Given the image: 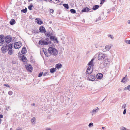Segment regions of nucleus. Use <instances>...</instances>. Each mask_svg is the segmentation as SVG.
<instances>
[{
  "label": "nucleus",
  "instance_id": "nucleus-47",
  "mask_svg": "<svg viewBox=\"0 0 130 130\" xmlns=\"http://www.w3.org/2000/svg\"><path fill=\"white\" fill-rule=\"evenodd\" d=\"M45 130H52L51 128L49 127H46L45 128Z\"/></svg>",
  "mask_w": 130,
  "mask_h": 130
},
{
  "label": "nucleus",
  "instance_id": "nucleus-9",
  "mask_svg": "<svg viewBox=\"0 0 130 130\" xmlns=\"http://www.w3.org/2000/svg\"><path fill=\"white\" fill-rule=\"evenodd\" d=\"M26 69L28 71L31 72L32 71V69L31 66L29 64H27L26 65Z\"/></svg>",
  "mask_w": 130,
  "mask_h": 130
},
{
  "label": "nucleus",
  "instance_id": "nucleus-30",
  "mask_svg": "<svg viewBox=\"0 0 130 130\" xmlns=\"http://www.w3.org/2000/svg\"><path fill=\"white\" fill-rule=\"evenodd\" d=\"M120 130H130V129H127L124 127L122 126L120 128Z\"/></svg>",
  "mask_w": 130,
  "mask_h": 130
},
{
  "label": "nucleus",
  "instance_id": "nucleus-57",
  "mask_svg": "<svg viewBox=\"0 0 130 130\" xmlns=\"http://www.w3.org/2000/svg\"><path fill=\"white\" fill-rule=\"evenodd\" d=\"M33 32L34 33H37V32H35V30H33Z\"/></svg>",
  "mask_w": 130,
  "mask_h": 130
},
{
  "label": "nucleus",
  "instance_id": "nucleus-11",
  "mask_svg": "<svg viewBox=\"0 0 130 130\" xmlns=\"http://www.w3.org/2000/svg\"><path fill=\"white\" fill-rule=\"evenodd\" d=\"M43 52L46 56H49L51 55L50 52H49L48 50L47 51L46 50H43Z\"/></svg>",
  "mask_w": 130,
  "mask_h": 130
},
{
  "label": "nucleus",
  "instance_id": "nucleus-35",
  "mask_svg": "<svg viewBox=\"0 0 130 130\" xmlns=\"http://www.w3.org/2000/svg\"><path fill=\"white\" fill-rule=\"evenodd\" d=\"M93 126V123L92 122L90 123L88 125V126L89 127H92Z\"/></svg>",
  "mask_w": 130,
  "mask_h": 130
},
{
  "label": "nucleus",
  "instance_id": "nucleus-25",
  "mask_svg": "<svg viewBox=\"0 0 130 130\" xmlns=\"http://www.w3.org/2000/svg\"><path fill=\"white\" fill-rule=\"evenodd\" d=\"M39 44L41 45H44V40H40L39 42Z\"/></svg>",
  "mask_w": 130,
  "mask_h": 130
},
{
  "label": "nucleus",
  "instance_id": "nucleus-56",
  "mask_svg": "<svg viewBox=\"0 0 130 130\" xmlns=\"http://www.w3.org/2000/svg\"><path fill=\"white\" fill-rule=\"evenodd\" d=\"M16 130H22V129L20 128H19L17 129Z\"/></svg>",
  "mask_w": 130,
  "mask_h": 130
},
{
  "label": "nucleus",
  "instance_id": "nucleus-53",
  "mask_svg": "<svg viewBox=\"0 0 130 130\" xmlns=\"http://www.w3.org/2000/svg\"><path fill=\"white\" fill-rule=\"evenodd\" d=\"M46 40L48 42H48V41H49L50 40L48 38H47L46 39Z\"/></svg>",
  "mask_w": 130,
  "mask_h": 130
},
{
  "label": "nucleus",
  "instance_id": "nucleus-23",
  "mask_svg": "<svg viewBox=\"0 0 130 130\" xmlns=\"http://www.w3.org/2000/svg\"><path fill=\"white\" fill-rule=\"evenodd\" d=\"M31 122L33 124H35L36 122V118L35 117H33L31 120Z\"/></svg>",
  "mask_w": 130,
  "mask_h": 130
},
{
  "label": "nucleus",
  "instance_id": "nucleus-24",
  "mask_svg": "<svg viewBox=\"0 0 130 130\" xmlns=\"http://www.w3.org/2000/svg\"><path fill=\"white\" fill-rule=\"evenodd\" d=\"M92 70H87L86 73V76L87 75H88L89 74H91L92 73Z\"/></svg>",
  "mask_w": 130,
  "mask_h": 130
},
{
  "label": "nucleus",
  "instance_id": "nucleus-18",
  "mask_svg": "<svg viewBox=\"0 0 130 130\" xmlns=\"http://www.w3.org/2000/svg\"><path fill=\"white\" fill-rule=\"evenodd\" d=\"M103 77V75L101 73L98 74L96 75V77L98 79H100Z\"/></svg>",
  "mask_w": 130,
  "mask_h": 130
},
{
  "label": "nucleus",
  "instance_id": "nucleus-15",
  "mask_svg": "<svg viewBox=\"0 0 130 130\" xmlns=\"http://www.w3.org/2000/svg\"><path fill=\"white\" fill-rule=\"evenodd\" d=\"M111 46L109 45H107L105 46V49H103L104 52L108 51L110 48Z\"/></svg>",
  "mask_w": 130,
  "mask_h": 130
},
{
  "label": "nucleus",
  "instance_id": "nucleus-43",
  "mask_svg": "<svg viewBox=\"0 0 130 130\" xmlns=\"http://www.w3.org/2000/svg\"><path fill=\"white\" fill-rule=\"evenodd\" d=\"M43 74V72H40L38 75V77H40Z\"/></svg>",
  "mask_w": 130,
  "mask_h": 130
},
{
  "label": "nucleus",
  "instance_id": "nucleus-62",
  "mask_svg": "<svg viewBox=\"0 0 130 130\" xmlns=\"http://www.w3.org/2000/svg\"><path fill=\"white\" fill-rule=\"evenodd\" d=\"M110 11H108L107 12V13H109V12H110Z\"/></svg>",
  "mask_w": 130,
  "mask_h": 130
},
{
  "label": "nucleus",
  "instance_id": "nucleus-2",
  "mask_svg": "<svg viewBox=\"0 0 130 130\" xmlns=\"http://www.w3.org/2000/svg\"><path fill=\"white\" fill-rule=\"evenodd\" d=\"M8 46H9V44L8 45L4 44V45H3L1 48L2 51L3 53H5L8 51L7 49L8 48Z\"/></svg>",
  "mask_w": 130,
  "mask_h": 130
},
{
  "label": "nucleus",
  "instance_id": "nucleus-37",
  "mask_svg": "<svg viewBox=\"0 0 130 130\" xmlns=\"http://www.w3.org/2000/svg\"><path fill=\"white\" fill-rule=\"evenodd\" d=\"M109 62V60H108L107 59H105L104 61V63L106 64H107Z\"/></svg>",
  "mask_w": 130,
  "mask_h": 130
},
{
  "label": "nucleus",
  "instance_id": "nucleus-64",
  "mask_svg": "<svg viewBox=\"0 0 130 130\" xmlns=\"http://www.w3.org/2000/svg\"><path fill=\"white\" fill-rule=\"evenodd\" d=\"M35 105V104H33V105Z\"/></svg>",
  "mask_w": 130,
  "mask_h": 130
},
{
  "label": "nucleus",
  "instance_id": "nucleus-8",
  "mask_svg": "<svg viewBox=\"0 0 130 130\" xmlns=\"http://www.w3.org/2000/svg\"><path fill=\"white\" fill-rule=\"evenodd\" d=\"M12 40V38L10 36H7L5 37V42L7 44L9 43Z\"/></svg>",
  "mask_w": 130,
  "mask_h": 130
},
{
  "label": "nucleus",
  "instance_id": "nucleus-12",
  "mask_svg": "<svg viewBox=\"0 0 130 130\" xmlns=\"http://www.w3.org/2000/svg\"><path fill=\"white\" fill-rule=\"evenodd\" d=\"M90 10V9L87 7L84 8L82 10V12H88Z\"/></svg>",
  "mask_w": 130,
  "mask_h": 130
},
{
  "label": "nucleus",
  "instance_id": "nucleus-59",
  "mask_svg": "<svg viewBox=\"0 0 130 130\" xmlns=\"http://www.w3.org/2000/svg\"><path fill=\"white\" fill-rule=\"evenodd\" d=\"M52 23V21H50L49 23L50 24Z\"/></svg>",
  "mask_w": 130,
  "mask_h": 130
},
{
  "label": "nucleus",
  "instance_id": "nucleus-41",
  "mask_svg": "<svg viewBox=\"0 0 130 130\" xmlns=\"http://www.w3.org/2000/svg\"><path fill=\"white\" fill-rule=\"evenodd\" d=\"M49 73V72H46L43 74V75L44 76H46V75H48Z\"/></svg>",
  "mask_w": 130,
  "mask_h": 130
},
{
  "label": "nucleus",
  "instance_id": "nucleus-40",
  "mask_svg": "<svg viewBox=\"0 0 130 130\" xmlns=\"http://www.w3.org/2000/svg\"><path fill=\"white\" fill-rule=\"evenodd\" d=\"M49 11L50 12V13H53L54 11L53 9H49Z\"/></svg>",
  "mask_w": 130,
  "mask_h": 130
},
{
  "label": "nucleus",
  "instance_id": "nucleus-27",
  "mask_svg": "<svg viewBox=\"0 0 130 130\" xmlns=\"http://www.w3.org/2000/svg\"><path fill=\"white\" fill-rule=\"evenodd\" d=\"M63 6L64 7L67 9H69V6L68 4H63Z\"/></svg>",
  "mask_w": 130,
  "mask_h": 130
},
{
  "label": "nucleus",
  "instance_id": "nucleus-52",
  "mask_svg": "<svg viewBox=\"0 0 130 130\" xmlns=\"http://www.w3.org/2000/svg\"><path fill=\"white\" fill-rule=\"evenodd\" d=\"M4 86L8 87H10L9 85L8 84H4Z\"/></svg>",
  "mask_w": 130,
  "mask_h": 130
},
{
  "label": "nucleus",
  "instance_id": "nucleus-45",
  "mask_svg": "<svg viewBox=\"0 0 130 130\" xmlns=\"http://www.w3.org/2000/svg\"><path fill=\"white\" fill-rule=\"evenodd\" d=\"M10 107L9 106H6V109L7 110H8L10 108Z\"/></svg>",
  "mask_w": 130,
  "mask_h": 130
},
{
  "label": "nucleus",
  "instance_id": "nucleus-39",
  "mask_svg": "<svg viewBox=\"0 0 130 130\" xmlns=\"http://www.w3.org/2000/svg\"><path fill=\"white\" fill-rule=\"evenodd\" d=\"M22 59L23 61H25L24 60H27L26 58V57H25L24 56H23L22 57Z\"/></svg>",
  "mask_w": 130,
  "mask_h": 130
},
{
  "label": "nucleus",
  "instance_id": "nucleus-32",
  "mask_svg": "<svg viewBox=\"0 0 130 130\" xmlns=\"http://www.w3.org/2000/svg\"><path fill=\"white\" fill-rule=\"evenodd\" d=\"M70 11L72 13H75L76 12V10L73 9H71L70 10Z\"/></svg>",
  "mask_w": 130,
  "mask_h": 130
},
{
  "label": "nucleus",
  "instance_id": "nucleus-20",
  "mask_svg": "<svg viewBox=\"0 0 130 130\" xmlns=\"http://www.w3.org/2000/svg\"><path fill=\"white\" fill-rule=\"evenodd\" d=\"M99 6L98 5H95L93 7L92 9L94 10H96L99 8Z\"/></svg>",
  "mask_w": 130,
  "mask_h": 130
},
{
  "label": "nucleus",
  "instance_id": "nucleus-1",
  "mask_svg": "<svg viewBox=\"0 0 130 130\" xmlns=\"http://www.w3.org/2000/svg\"><path fill=\"white\" fill-rule=\"evenodd\" d=\"M48 51L51 54H53L55 56H56L58 54V52L55 48L52 47H50L48 49Z\"/></svg>",
  "mask_w": 130,
  "mask_h": 130
},
{
  "label": "nucleus",
  "instance_id": "nucleus-63",
  "mask_svg": "<svg viewBox=\"0 0 130 130\" xmlns=\"http://www.w3.org/2000/svg\"><path fill=\"white\" fill-rule=\"evenodd\" d=\"M12 64H14V62H13V61H12Z\"/></svg>",
  "mask_w": 130,
  "mask_h": 130
},
{
  "label": "nucleus",
  "instance_id": "nucleus-14",
  "mask_svg": "<svg viewBox=\"0 0 130 130\" xmlns=\"http://www.w3.org/2000/svg\"><path fill=\"white\" fill-rule=\"evenodd\" d=\"M35 20H36V21L38 24L41 25L42 24L43 22L40 19L37 18Z\"/></svg>",
  "mask_w": 130,
  "mask_h": 130
},
{
  "label": "nucleus",
  "instance_id": "nucleus-49",
  "mask_svg": "<svg viewBox=\"0 0 130 130\" xmlns=\"http://www.w3.org/2000/svg\"><path fill=\"white\" fill-rule=\"evenodd\" d=\"M125 42L127 44H130V40H126Z\"/></svg>",
  "mask_w": 130,
  "mask_h": 130
},
{
  "label": "nucleus",
  "instance_id": "nucleus-22",
  "mask_svg": "<svg viewBox=\"0 0 130 130\" xmlns=\"http://www.w3.org/2000/svg\"><path fill=\"white\" fill-rule=\"evenodd\" d=\"M9 23L11 25H13L15 23V20L14 19H12L10 21Z\"/></svg>",
  "mask_w": 130,
  "mask_h": 130
},
{
  "label": "nucleus",
  "instance_id": "nucleus-34",
  "mask_svg": "<svg viewBox=\"0 0 130 130\" xmlns=\"http://www.w3.org/2000/svg\"><path fill=\"white\" fill-rule=\"evenodd\" d=\"M126 107V105L125 104H124L122 105V109H125Z\"/></svg>",
  "mask_w": 130,
  "mask_h": 130
},
{
  "label": "nucleus",
  "instance_id": "nucleus-19",
  "mask_svg": "<svg viewBox=\"0 0 130 130\" xmlns=\"http://www.w3.org/2000/svg\"><path fill=\"white\" fill-rule=\"evenodd\" d=\"M56 68L58 69H59L62 67V66L61 63H58L56 65Z\"/></svg>",
  "mask_w": 130,
  "mask_h": 130
},
{
  "label": "nucleus",
  "instance_id": "nucleus-54",
  "mask_svg": "<svg viewBox=\"0 0 130 130\" xmlns=\"http://www.w3.org/2000/svg\"><path fill=\"white\" fill-rule=\"evenodd\" d=\"M3 116L2 115H0V118H3Z\"/></svg>",
  "mask_w": 130,
  "mask_h": 130
},
{
  "label": "nucleus",
  "instance_id": "nucleus-48",
  "mask_svg": "<svg viewBox=\"0 0 130 130\" xmlns=\"http://www.w3.org/2000/svg\"><path fill=\"white\" fill-rule=\"evenodd\" d=\"M91 66H89L87 70H91Z\"/></svg>",
  "mask_w": 130,
  "mask_h": 130
},
{
  "label": "nucleus",
  "instance_id": "nucleus-3",
  "mask_svg": "<svg viewBox=\"0 0 130 130\" xmlns=\"http://www.w3.org/2000/svg\"><path fill=\"white\" fill-rule=\"evenodd\" d=\"M86 76L87 77V79L88 80L93 81L95 79V76L94 75L89 74L88 75H87Z\"/></svg>",
  "mask_w": 130,
  "mask_h": 130
},
{
  "label": "nucleus",
  "instance_id": "nucleus-33",
  "mask_svg": "<svg viewBox=\"0 0 130 130\" xmlns=\"http://www.w3.org/2000/svg\"><path fill=\"white\" fill-rule=\"evenodd\" d=\"M33 6V5H32V4H30V5L28 6V9L29 10H32V8Z\"/></svg>",
  "mask_w": 130,
  "mask_h": 130
},
{
  "label": "nucleus",
  "instance_id": "nucleus-42",
  "mask_svg": "<svg viewBox=\"0 0 130 130\" xmlns=\"http://www.w3.org/2000/svg\"><path fill=\"white\" fill-rule=\"evenodd\" d=\"M124 89H130V85H128L125 87Z\"/></svg>",
  "mask_w": 130,
  "mask_h": 130
},
{
  "label": "nucleus",
  "instance_id": "nucleus-13",
  "mask_svg": "<svg viewBox=\"0 0 130 130\" xmlns=\"http://www.w3.org/2000/svg\"><path fill=\"white\" fill-rule=\"evenodd\" d=\"M50 39L51 40L54 41V42H56L57 43L58 42L57 39L54 36H50Z\"/></svg>",
  "mask_w": 130,
  "mask_h": 130
},
{
  "label": "nucleus",
  "instance_id": "nucleus-55",
  "mask_svg": "<svg viewBox=\"0 0 130 130\" xmlns=\"http://www.w3.org/2000/svg\"><path fill=\"white\" fill-rule=\"evenodd\" d=\"M127 23L128 24H130V20L128 21H127Z\"/></svg>",
  "mask_w": 130,
  "mask_h": 130
},
{
  "label": "nucleus",
  "instance_id": "nucleus-28",
  "mask_svg": "<svg viewBox=\"0 0 130 130\" xmlns=\"http://www.w3.org/2000/svg\"><path fill=\"white\" fill-rule=\"evenodd\" d=\"M56 70V69L54 68H52L50 70V72L52 73H53Z\"/></svg>",
  "mask_w": 130,
  "mask_h": 130
},
{
  "label": "nucleus",
  "instance_id": "nucleus-51",
  "mask_svg": "<svg viewBox=\"0 0 130 130\" xmlns=\"http://www.w3.org/2000/svg\"><path fill=\"white\" fill-rule=\"evenodd\" d=\"M108 37H110L111 39H113V36L111 35H108Z\"/></svg>",
  "mask_w": 130,
  "mask_h": 130
},
{
  "label": "nucleus",
  "instance_id": "nucleus-4",
  "mask_svg": "<svg viewBox=\"0 0 130 130\" xmlns=\"http://www.w3.org/2000/svg\"><path fill=\"white\" fill-rule=\"evenodd\" d=\"M99 109L98 107H96L90 111V113L92 116L95 114L99 111Z\"/></svg>",
  "mask_w": 130,
  "mask_h": 130
},
{
  "label": "nucleus",
  "instance_id": "nucleus-31",
  "mask_svg": "<svg viewBox=\"0 0 130 130\" xmlns=\"http://www.w3.org/2000/svg\"><path fill=\"white\" fill-rule=\"evenodd\" d=\"M44 45H47L49 44H51V41H48V42H47L46 41H45L44 40Z\"/></svg>",
  "mask_w": 130,
  "mask_h": 130
},
{
  "label": "nucleus",
  "instance_id": "nucleus-38",
  "mask_svg": "<svg viewBox=\"0 0 130 130\" xmlns=\"http://www.w3.org/2000/svg\"><path fill=\"white\" fill-rule=\"evenodd\" d=\"M45 35L48 36V37H50V36H51L50 35V32H47V33H45Z\"/></svg>",
  "mask_w": 130,
  "mask_h": 130
},
{
  "label": "nucleus",
  "instance_id": "nucleus-44",
  "mask_svg": "<svg viewBox=\"0 0 130 130\" xmlns=\"http://www.w3.org/2000/svg\"><path fill=\"white\" fill-rule=\"evenodd\" d=\"M8 94L10 95H12L13 94V92L11 91H10L8 92Z\"/></svg>",
  "mask_w": 130,
  "mask_h": 130
},
{
  "label": "nucleus",
  "instance_id": "nucleus-46",
  "mask_svg": "<svg viewBox=\"0 0 130 130\" xmlns=\"http://www.w3.org/2000/svg\"><path fill=\"white\" fill-rule=\"evenodd\" d=\"M105 0H101V4H103L105 2Z\"/></svg>",
  "mask_w": 130,
  "mask_h": 130
},
{
  "label": "nucleus",
  "instance_id": "nucleus-16",
  "mask_svg": "<svg viewBox=\"0 0 130 130\" xmlns=\"http://www.w3.org/2000/svg\"><path fill=\"white\" fill-rule=\"evenodd\" d=\"M5 40V36L2 35H0V43H3Z\"/></svg>",
  "mask_w": 130,
  "mask_h": 130
},
{
  "label": "nucleus",
  "instance_id": "nucleus-5",
  "mask_svg": "<svg viewBox=\"0 0 130 130\" xmlns=\"http://www.w3.org/2000/svg\"><path fill=\"white\" fill-rule=\"evenodd\" d=\"M106 55L104 54H103L101 53H99L98 56V59L100 60H102L104 59Z\"/></svg>",
  "mask_w": 130,
  "mask_h": 130
},
{
  "label": "nucleus",
  "instance_id": "nucleus-10",
  "mask_svg": "<svg viewBox=\"0 0 130 130\" xmlns=\"http://www.w3.org/2000/svg\"><path fill=\"white\" fill-rule=\"evenodd\" d=\"M40 31L42 33H45L46 32L45 29L43 26H41L39 28Z\"/></svg>",
  "mask_w": 130,
  "mask_h": 130
},
{
  "label": "nucleus",
  "instance_id": "nucleus-6",
  "mask_svg": "<svg viewBox=\"0 0 130 130\" xmlns=\"http://www.w3.org/2000/svg\"><path fill=\"white\" fill-rule=\"evenodd\" d=\"M12 44L10 43L9 44V46H8V54L10 55H11L13 54V51L12 50Z\"/></svg>",
  "mask_w": 130,
  "mask_h": 130
},
{
  "label": "nucleus",
  "instance_id": "nucleus-36",
  "mask_svg": "<svg viewBox=\"0 0 130 130\" xmlns=\"http://www.w3.org/2000/svg\"><path fill=\"white\" fill-rule=\"evenodd\" d=\"M101 20V17L100 16H99L98 19H96L95 22H96L98 21H100Z\"/></svg>",
  "mask_w": 130,
  "mask_h": 130
},
{
  "label": "nucleus",
  "instance_id": "nucleus-7",
  "mask_svg": "<svg viewBox=\"0 0 130 130\" xmlns=\"http://www.w3.org/2000/svg\"><path fill=\"white\" fill-rule=\"evenodd\" d=\"M22 45V43L21 42H15L14 43V47L15 49L19 48Z\"/></svg>",
  "mask_w": 130,
  "mask_h": 130
},
{
  "label": "nucleus",
  "instance_id": "nucleus-58",
  "mask_svg": "<svg viewBox=\"0 0 130 130\" xmlns=\"http://www.w3.org/2000/svg\"><path fill=\"white\" fill-rule=\"evenodd\" d=\"M102 128L103 129H104L105 128V127H102Z\"/></svg>",
  "mask_w": 130,
  "mask_h": 130
},
{
  "label": "nucleus",
  "instance_id": "nucleus-60",
  "mask_svg": "<svg viewBox=\"0 0 130 130\" xmlns=\"http://www.w3.org/2000/svg\"><path fill=\"white\" fill-rule=\"evenodd\" d=\"M33 0H28V2H30V1H32Z\"/></svg>",
  "mask_w": 130,
  "mask_h": 130
},
{
  "label": "nucleus",
  "instance_id": "nucleus-29",
  "mask_svg": "<svg viewBox=\"0 0 130 130\" xmlns=\"http://www.w3.org/2000/svg\"><path fill=\"white\" fill-rule=\"evenodd\" d=\"M27 9L26 8L24 9H23L21 10V11L22 12H23L24 13H25L27 12Z\"/></svg>",
  "mask_w": 130,
  "mask_h": 130
},
{
  "label": "nucleus",
  "instance_id": "nucleus-61",
  "mask_svg": "<svg viewBox=\"0 0 130 130\" xmlns=\"http://www.w3.org/2000/svg\"><path fill=\"white\" fill-rule=\"evenodd\" d=\"M3 44V43H1V42L0 43V46H1L2 45V44Z\"/></svg>",
  "mask_w": 130,
  "mask_h": 130
},
{
  "label": "nucleus",
  "instance_id": "nucleus-21",
  "mask_svg": "<svg viewBox=\"0 0 130 130\" xmlns=\"http://www.w3.org/2000/svg\"><path fill=\"white\" fill-rule=\"evenodd\" d=\"M127 75H126L124 77H123V78L122 79L121 81V82H125L126 81V80L127 79Z\"/></svg>",
  "mask_w": 130,
  "mask_h": 130
},
{
  "label": "nucleus",
  "instance_id": "nucleus-50",
  "mask_svg": "<svg viewBox=\"0 0 130 130\" xmlns=\"http://www.w3.org/2000/svg\"><path fill=\"white\" fill-rule=\"evenodd\" d=\"M126 109H124L123 111V113L124 115H125L126 114Z\"/></svg>",
  "mask_w": 130,
  "mask_h": 130
},
{
  "label": "nucleus",
  "instance_id": "nucleus-26",
  "mask_svg": "<svg viewBox=\"0 0 130 130\" xmlns=\"http://www.w3.org/2000/svg\"><path fill=\"white\" fill-rule=\"evenodd\" d=\"M94 60V59H92L91 61L89 62L88 64V65L89 66L91 65V66H92V64L93 63V61Z\"/></svg>",
  "mask_w": 130,
  "mask_h": 130
},
{
  "label": "nucleus",
  "instance_id": "nucleus-17",
  "mask_svg": "<svg viewBox=\"0 0 130 130\" xmlns=\"http://www.w3.org/2000/svg\"><path fill=\"white\" fill-rule=\"evenodd\" d=\"M27 51L26 48L24 47L22 48L21 52L22 54H25L27 53Z\"/></svg>",
  "mask_w": 130,
  "mask_h": 130
}]
</instances>
